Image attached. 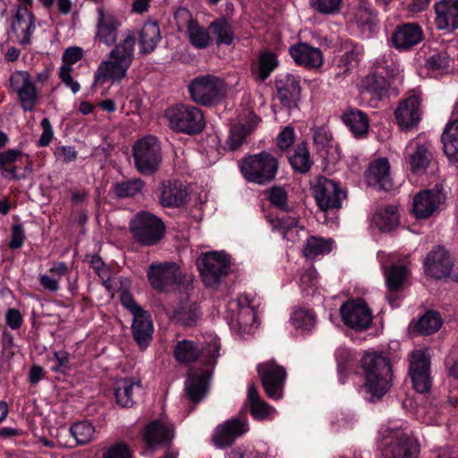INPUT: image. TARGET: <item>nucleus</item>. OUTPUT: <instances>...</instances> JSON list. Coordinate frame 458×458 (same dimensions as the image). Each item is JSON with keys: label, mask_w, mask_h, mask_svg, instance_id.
<instances>
[{"label": "nucleus", "mask_w": 458, "mask_h": 458, "mask_svg": "<svg viewBox=\"0 0 458 458\" xmlns=\"http://www.w3.org/2000/svg\"><path fill=\"white\" fill-rule=\"evenodd\" d=\"M360 366L364 376V389L372 403L379 401L392 387L393 365L386 352H366Z\"/></svg>", "instance_id": "1"}, {"label": "nucleus", "mask_w": 458, "mask_h": 458, "mask_svg": "<svg viewBox=\"0 0 458 458\" xmlns=\"http://www.w3.org/2000/svg\"><path fill=\"white\" fill-rule=\"evenodd\" d=\"M136 38L133 31H128L126 37L109 53L110 60L103 61L95 73V82L104 84L107 81L119 82L126 77L127 71L134 59Z\"/></svg>", "instance_id": "2"}, {"label": "nucleus", "mask_w": 458, "mask_h": 458, "mask_svg": "<svg viewBox=\"0 0 458 458\" xmlns=\"http://www.w3.org/2000/svg\"><path fill=\"white\" fill-rule=\"evenodd\" d=\"M278 168V159L267 151L247 156L241 164L243 178L249 182L259 185H266L273 182Z\"/></svg>", "instance_id": "3"}, {"label": "nucleus", "mask_w": 458, "mask_h": 458, "mask_svg": "<svg viewBox=\"0 0 458 458\" xmlns=\"http://www.w3.org/2000/svg\"><path fill=\"white\" fill-rule=\"evenodd\" d=\"M165 117L171 130L187 135L199 134L206 126L202 111L189 104H177L168 107Z\"/></svg>", "instance_id": "4"}, {"label": "nucleus", "mask_w": 458, "mask_h": 458, "mask_svg": "<svg viewBox=\"0 0 458 458\" xmlns=\"http://www.w3.org/2000/svg\"><path fill=\"white\" fill-rule=\"evenodd\" d=\"M129 229L137 243L141 246H153L164 238L165 226L157 216L141 211L132 217Z\"/></svg>", "instance_id": "5"}, {"label": "nucleus", "mask_w": 458, "mask_h": 458, "mask_svg": "<svg viewBox=\"0 0 458 458\" xmlns=\"http://www.w3.org/2000/svg\"><path fill=\"white\" fill-rule=\"evenodd\" d=\"M136 170L143 175H152L161 165L163 156L158 140L152 135L138 140L132 146Z\"/></svg>", "instance_id": "6"}, {"label": "nucleus", "mask_w": 458, "mask_h": 458, "mask_svg": "<svg viewBox=\"0 0 458 458\" xmlns=\"http://www.w3.org/2000/svg\"><path fill=\"white\" fill-rule=\"evenodd\" d=\"M189 92L195 103L212 106L223 98L225 83L223 80L215 75H200L191 81Z\"/></svg>", "instance_id": "7"}, {"label": "nucleus", "mask_w": 458, "mask_h": 458, "mask_svg": "<svg viewBox=\"0 0 458 458\" xmlns=\"http://www.w3.org/2000/svg\"><path fill=\"white\" fill-rule=\"evenodd\" d=\"M431 357L427 350H413L409 355V376L413 388L420 394L429 392L432 386Z\"/></svg>", "instance_id": "8"}, {"label": "nucleus", "mask_w": 458, "mask_h": 458, "mask_svg": "<svg viewBox=\"0 0 458 458\" xmlns=\"http://www.w3.org/2000/svg\"><path fill=\"white\" fill-rule=\"evenodd\" d=\"M197 267L206 286L217 285L222 277L227 276L230 261L224 254L208 252L197 259Z\"/></svg>", "instance_id": "9"}, {"label": "nucleus", "mask_w": 458, "mask_h": 458, "mask_svg": "<svg viewBox=\"0 0 458 458\" xmlns=\"http://www.w3.org/2000/svg\"><path fill=\"white\" fill-rule=\"evenodd\" d=\"M312 194L322 211L340 208L343 199L346 198V192L339 184L325 176L317 178V182L312 186Z\"/></svg>", "instance_id": "10"}, {"label": "nucleus", "mask_w": 458, "mask_h": 458, "mask_svg": "<svg viewBox=\"0 0 458 458\" xmlns=\"http://www.w3.org/2000/svg\"><path fill=\"white\" fill-rule=\"evenodd\" d=\"M340 315L345 326L358 332L368 329L372 324L371 310L361 298L346 301L340 308Z\"/></svg>", "instance_id": "11"}, {"label": "nucleus", "mask_w": 458, "mask_h": 458, "mask_svg": "<svg viewBox=\"0 0 458 458\" xmlns=\"http://www.w3.org/2000/svg\"><path fill=\"white\" fill-rule=\"evenodd\" d=\"M147 276L151 287L165 292L169 286L182 283V274L174 261L153 262L149 265Z\"/></svg>", "instance_id": "12"}, {"label": "nucleus", "mask_w": 458, "mask_h": 458, "mask_svg": "<svg viewBox=\"0 0 458 458\" xmlns=\"http://www.w3.org/2000/svg\"><path fill=\"white\" fill-rule=\"evenodd\" d=\"M257 370L267 397L275 400L282 398L286 379L285 369L269 360L259 364Z\"/></svg>", "instance_id": "13"}, {"label": "nucleus", "mask_w": 458, "mask_h": 458, "mask_svg": "<svg viewBox=\"0 0 458 458\" xmlns=\"http://www.w3.org/2000/svg\"><path fill=\"white\" fill-rule=\"evenodd\" d=\"M445 201V193L441 184L423 190L413 197L412 214L417 219H427L438 211Z\"/></svg>", "instance_id": "14"}, {"label": "nucleus", "mask_w": 458, "mask_h": 458, "mask_svg": "<svg viewBox=\"0 0 458 458\" xmlns=\"http://www.w3.org/2000/svg\"><path fill=\"white\" fill-rule=\"evenodd\" d=\"M11 86L17 93L21 108L31 112L38 104L39 94L28 72H17L10 78Z\"/></svg>", "instance_id": "15"}, {"label": "nucleus", "mask_w": 458, "mask_h": 458, "mask_svg": "<svg viewBox=\"0 0 458 458\" xmlns=\"http://www.w3.org/2000/svg\"><path fill=\"white\" fill-rule=\"evenodd\" d=\"M211 372L208 370L189 369L184 383V400L192 404L191 410L201 402L209 389Z\"/></svg>", "instance_id": "16"}, {"label": "nucleus", "mask_w": 458, "mask_h": 458, "mask_svg": "<svg viewBox=\"0 0 458 458\" xmlns=\"http://www.w3.org/2000/svg\"><path fill=\"white\" fill-rule=\"evenodd\" d=\"M95 31V40L107 47L113 46L118 38L122 23L111 12L98 8Z\"/></svg>", "instance_id": "17"}, {"label": "nucleus", "mask_w": 458, "mask_h": 458, "mask_svg": "<svg viewBox=\"0 0 458 458\" xmlns=\"http://www.w3.org/2000/svg\"><path fill=\"white\" fill-rule=\"evenodd\" d=\"M421 98L412 94L403 99L394 111V117L399 127L411 130L417 126L421 117Z\"/></svg>", "instance_id": "18"}, {"label": "nucleus", "mask_w": 458, "mask_h": 458, "mask_svg": "<svg viewBox=\"0 0 458 458\" xmlns=\"http://www.w3.org/2000/svg\"><path fill=\"white\" fill-rule=\"evenodd\" d=\"M248 431V422L245 418H233L218 425L212 437L214 445L218 448L231 446L235 439Z\"/></svg>", "instance_id": "19"}, {"label": "nucleus", "mask_w": 458, "mask_h": 458, "mask_svg": "<svg viewBox=\"0 0 458 458\" xmlns=\"http://www.w3.org/2000/svg\"><path fill=\"white\" fill-rule=\"evenodd\" d=\"M365 179L369 186L381 191H390L394 187L390 174V164L386 158H378L369 163Z\"/></svg>", "instance_id": "20"}, {"label": "nucleus", "mask_w": 458, "mask_h": 458, "mask_svg": "<svg viewBox=\"0 0 458 458\" xmlns=\"http://www.w3.org/2000/svg\"><path fill=\"white\" fill-rule=\"evenodd\" d=\"M260 122V118L252 112H250L245 123H234L231 126L226 140L227 148L235 151L239 149L247 140V138L255 131Z\"/></svg>", "instance_id": "21"}, {"label": "nucleus", "mask_w": 458, "mask_h": 458, "mask_svg": "<svg viewBox=\"0 0 458 458\" xmlns=\"http://www.w3.org/2000/svg\"><path fill=\"white\" fill-rule=\"evenodd\" d=\"M435 12L438 30L454 31L458 28V0H441L435 4Z\"/></svg>", "instance_id": "22"}, {"label": "nucleus", "mask_w": 458, "mask_h": 458, "mask_svg": "<svg viewBox=\"0 0 458 458\" xmlns=\"http://www.w3.org/2000/svg\"><path fill=\"white\" fill-rule=\"evenodd\" d=\"M12 30L16 34L21 45L30 43L31 35L35 30V16L27 8L18 7L11 23Z\"/></svg>", "instance_id": "23"}, {"label": "nucleus", "mask_w": 458, "mask_h": 458, "mask_svg": "<svg viewBox=\"0 0 458 458\" xmlns=\"http://www.w3.org/2000/svg\"><path fill=\"white\" fill-rule=\"evenodd\" d=\"M188 195L182 182L165 181L160 188L159 201L163 207L179 208L186 203Z\"/></svg>", "instance_id": "24"}, {"label": "nucleus", "mask_w": 458, "mask_h": 458, "mask_svg": "<svg viewBox=\"0 0 458 458\" xmlns=\"http://www.w3.org/2000/svg\"><path fill=\"white\" fill-rule=\"evenodd\" d=\"M420 447L417 440L407 434H400L385 450L386 458H417Z\"/></svg>", "instance_id": "25"}, {"label": "nucleus", "mask_w": 458, "mask_h": 458, "mask_svg": "<svg viewBox=\"0 0 458 458\" xmlns=\"http://www.w3.org/2000/svg\"><path fill=\"white\" fill-rule=\"evenodd\" d=\"M423 39V31L416 23H405L398 26L392 35L394 47L400 50H407Z\"/></svg>", "instance_id": "26"}, {"label": "nucleus", "mask_w": 458, "mask_h": 458, "mask_svg": "<svg viewBox=\"0 0 458 458\" xmlns=\"http://www.w3.org/2000/svg\"><path fill=\"white\" fill-rule=\"evenodd\" d=\"M143 438L148 447L165 445L174 438V427L158 420L151 421L145 428Z\"/></svg>", "instance_id": "27"}, {"label": "nucleus", "mask_w": 458, "mask_h": 458, "mask_svg": "<svg viewBox=\"0 0 458 458\" xmlns=\"http://www.w3.org/2000/svg\"><path fill=\"white\" fill-rule=\"evenodd\" d=\"M131 333L134 341L141 349H146L149 345L153 335V323L148 311L133 317Z\"/></svg>", "instance_id": "28"}, {"label": "nucleus", "mask_w": 458, "mask_h": 458, "mask_svg": "<svg viewBox=\"0 0 458 458\" xmlns=\"http://www.w3.org/2000/svg\"><path fill=\"white\" fill-rule=\"evenodd\" d=\"M290 55L296 64L314 68L322 64L321 51L306 43H298L290 48Z\"/></svg>", "instance_id": "29"}, {"label": "nucleus", "mask_w": 458, "mask_h": 458, "mask_svg": "<svg viewBox=\"0 0 458 458\" xmlns=\"http://www.w3.org/2000/svg\"><path fill=\"white\" fill-rule=\"evenodd\" d=\"M277 96L280 101L288 106L295 104L301 97V86L298 80L292 74L276 81Z\"/></svg>", "instance_id": "30"}, {"label": "nucleus", "mask_w": 458, "mask_h": 458, "mask_svg": "<svg viewBox=\"0 0 458 458\" xmlns=\"http://www.w3.org/2000/svg\"><path fill=\"white\" fill-rule=\"evenodd\" d=\"M114 390L116 403L129 408L134 404L135 392L141 390V382L131 377L121 378L115 382Z\"/></svg>", "instance_id": "31"}, {"label": "nucleus", "mask_w": 458, "mask_h": 458, "mask_svg": "<svg viewBox=\"0 0 458 458\" xmlns=\"http://www.w3.org/2000/svg\"><path fill=\"white\" fill-rule=\"evenodd\" d=\"M342 120L356 138L365 137L368 134L369 121L363 111L348 108L343 114Z\"/></svg>", "instance_id": "32"}, {"label": "nucleus", "mask_w": 458, "mask_h": 458, "mask_svg": "<svg viewBox=\"0 0 458 458\" xmlns=\"http://www.w3.org/2000/svg\"><path fill=\"white\" fill-rule=\"evenodd\" d=\"M278 66V60L276 54L270 51H262L258 58L250 65V72L257 81H266L271 72Z\"/></svg>", "instance_id": "33"}, {"label": "nucleus", "mask_w": 458, "mask_h": 458, "mask_svg": "<svg viewBox=\"0 0 458 458\" xmlns=\"http://www.w3.org/2000/svg\"><path fill=\"white\" fill-rule=\"evenodd\" d=\"M443 151L447 158L458 163V118L449 122L441 135Z\"/></svg>", "instance_id": "34"}, {"label": "nucleus", "mask_w": 458, "mask_h": 458, "mask_svg": "<svg viewBox=\"0 0 458 458\" xmlns=\"http://www.w3.org/2000/svg\"><path fill=\"white\" fill-rule=\"evenodd\" d=\"M288 160L294 173L300 174H308L314 165L306 142L298 144L294 148L293 152L289 156Z\"/></svg>", "instance_id": "35"}, {"label": "nucleus", "mask_w": 458, "mask_h": 458, "mask_svg": "<svg viewBox=\"0 0 458 458\" xmlns=\"http://www.w3.org/2000/svg\"><path fill=\"white\" fill-rule=\"evenodd\" d=\"M210 34L215 38L217 46H230L234 39V30L232 22L225 17H219L210 22Z\"/></svg>", "instance_id": "36"}, {"label": "nucleus", "mask_w": 458, "mask_h": 458, "mask_svg": "<svg viewBox=\"0 0 458 458\" xmlns=\"http://www.w3.org/2000/svg\"><path fill=\"white\" fill-rule=\"evenodd\" d=\"M201 352L202 349L198 344L186 339L178 341L174 348V357L182 365L195 362L201 355Z\"/></svg>", "instance_id": "37"}, {"label": "nucleus", "mask_w": 458, "mask_h": 458, "mask_svg": "<svg viewBox=\"0 0 458 458\" xmlns=\"http://www.w3.org/2000/svg\"><path fill=\"white\" fill-rule=\"evenodd\" d=\"M140 53L148 55L152 53L161 40L160 30L157 22H145L140 31Z\"/></svg>", "instance_id": "38"}, {"label": "nucleus", "mask_w": 458, "mask_h": 458, "mask_svg": "<svg viewBox=\"0 0 458 458\" xmlns=\"http://www.w3.org/2000/svg\"><path fill=\"white\" fill-rule=\"evenodd\" d=\"M384 275L388 292L399 293L403 289L409 270L404 265L394 264L390 267H384Z\"/></svg>", "instance_id": "39"}, {"label": "nucleus", "mask_w": 458, "mask_h": 458, "mask_svg": "<svg viewBox=\"0 0 458 458\" xmlns=\"http://www.w3.org/2000/svg\"><path fill=\"white\" fill-rule=\"evenodd\" d=\"M343 55L339 58V66L344 69L335 74L338 78L341 75H346L349 71L355 67L359 63V57L362 54V47L350 41H345L342 45Z\"/></svg>", "instance_id": "40"}, {"label": "nucleus", "mask_w": 458, "mask_h": 458, "mask_svg": "<svg viewBox=\"0 0 458 458\" xmlns=\"http://www.w3.org/2000/svg\"><path fill=\"white\" fill-rule=\"evenodd\" d=\"M187 33L191 44L198 49H205L212 42L208 27L201 26L196 20L191 19L188 21Z\"/></svg>", "instance_id": "41"}, {"label": "nucleus", "mask_w": 458, "mask_h": 458, "mask_svg": "<svg viewBox=\"0 0 458 458\" xmlns=\"http://www.w3.org/2000/svg\"><path fill=\"white\" fill-rule=\"evenodd\" d=\"M247 398L250 413L257 420H265L275 411L272 406L259 397V392L253 384L249 386Z\"/></svg>", "instance_id": "42"}, {"label": "nucleus", "mask_w": 458, "mask_h": 458, "mask_svg": "<svg viewBox=\"0 0 458 458\" xmlns=\"http://www.w3.org/2000/svg\"><path fill=\"white\" fill-rule=\"evenodd\" d=\"M373 222L380 230L391 231L399 224L397 208L394 205H388L384 208L378 209L374 214Z\"/></svg>", "instance_id": "43"}, {"label": "nucleus", "mask_w": 458, "mask_h": 458, "mask_svg": "<svg viewBox=\"0 0 458 458\" xmlns=\"http://www.w3.org/2000/svg\"><path fill=\"white\" fill-rule=\"evenodd\" d=\"M199 318V312L196 304L191 303L187 306H182L173 311L171 319L173 322L184 327H191L197 325Z\"/></svg>", "instance_id": "44"}, {"label": "nucleus", "mask_w": 458, "mask_h": 458, "mask_svg": "<svg viewBox=\"0 0 458 458\" xmlns=\"http://www.w3.org/2000/svg\"><path fill=\"white\" fill-rule=\"evenodd\" d=\"M432 158L429 148L426 144H418L413 153L409 156L408 163L411 172L420 174L425 171Z\"/></svg>", "instance_id": "45"}, {"label": "nucleus", "mask_w": 458, "mask_h": 458, "mask_svg": "<svg viewBox=\"0 0 458 458\" xmlns=\"http://www.w3.org/2000/svg\"><path fill=\"white\" fill-rule=\"evenodd\" d=\"M361 86L364 90L381 98L388 91L390 84L386 77L373 73L367 75L362 80Z\"/></svg>", "instance_id": "46"}, {"label": "nucleus", "mask_w": 458, "mask_h": 458, "mask_svg": "<svg viewBox=\"0 0 458 458\" xmlns=\"http://www.w3.org/2000/svg\"><path fill=\"white\" fill-rule=\"evenodd\" d=\"M442 326V318L438 312L429 310L426 312L417 322L416 328L422 335H429L437 331Z\"/></svg>", "instance_id": "47"}, {"label": "nucleus", "mask_w": 458, "mask_h": 458, "mask_svg": "<svg viewBox=\"0 0 458 458\" xmlns=\"http://www.w3.org/2000/svg\"><path fill=\"white\" fill-rule=\"evenodd\" d=\"M313 144L318 154H327L332 148L333 136L331 131L324 126L312 129Z\"/></svg>", "instance_id": "48"}, {"label": "nucleus", "mask_w": 458, "mask_h": 458, "mask_svg": "<svg viewBox=\"0 0 458 458\" xmlns=\"http://www.w3.org/2000/svg\"><path fill=\"white\" fill-rule=\"evenodd\" d=\"M331 250V241H325L324 239L311 236L308 239L303 248V254L307 258L313 259L316 256L329 253Z\"/></svg>", "instance_id": "49"}, {"label": "nucleus", "mask_w": 458, "mask_h": 458, "mask_svg": "<svg viewBox=\"0 0 458 458\" xmlns=\"http://www.w3.org/2000/svg\"><path fill=\"white\" fill-rule=\"evenodd\" d=\"M143 186L144 182L141 179H131L115 183L114 191L119 198H129L139 193Z\"/></svg>", "instance_id": "50"}, {"label": "nucleus", "mask_w": 458, "mask_h": 458, "mask_svg": "<svg viewBox=\"0 0 458 458\" xmlns=\"http://www.w3.org/2000/svg\"><path fill=\"white\" fill-rule=\"evenodd\" d=\"M70 431L79 445H85L92 440L95 428L89 421H80L74 423Z\"/></svg>", "instance_id": "51"}, {"label": "nucleus", "mask_w": 458, "mask_h": 458, "mask_svg": "<svg viewBox=\"0 0 458 458\" xmlns=\"http://www.w3.org/2000/svg\"><path fill=\"white\" fill-rule=\"evenodd\" d=\"M315 314L306 309L296 310L292 317L293 326L297 329L310 330L315 325Z\"/></svg>", "instance_id": "52"}, {"label": "nucleus", "mask_w": 458, "mask_h": 458, "mask_svg": "<svg viewBox=\"0 0 458 458\" xmlns=\"http://www.w3.org/2000/svg\"><path fill=\"white\" fill-rule=\"evenodd\" d=\"M266 194L273 206L284 211L288 210V194L284 188L281 186H273L266 191Z\"/></svg>", "instance_id": "53"}, {"label": "nucleus", "mask_w": 458, "mask_h": 458, "mask_svg": "<svg viewBox=\"0 0 458 458\" xmlns=\"http://www.w3.org/2000/svg\"><path fill=\"white\" fill-rule=\"evenodd\" d=\"M343 0H310V7L321 14H334L340 10Z\"/></svg>", "instance_id": "54"}, {"label": "nucleus", "mask_w": 458, "mask_h": 458, "mask_svg": "<svg viewBox=\"0 0 458 458\" xmlns=\"http://www.w3.org/2000/svg\"><path fill=\"white\" fill-rule=\"evenodd\" d=\"M296 218L282 219L281 229L283 237L289 242H296L300 239L299 233L303 232V227L298 226Z\"/></svg>", "instance_id": "55"}, {"label": "nucleus", "mask_w": 458, "mask_h": 458, "mask_svg": "<svg viewBox=\"0 0 458 458\" xmlns=\"http://www.w3.org/2000/svg\"><path fill=\"white\" fill-rule=\"evenodd\" d=\"M102 458H132V454L126 444L116 442L103 453Z\"/></svg>", "instance_id": "56"}, {"label": "nucleus", "mask_w": 458, "mask_h": 458, "mask_svg": "<svg viewBox=\"0 0 458 458\" xmlns=\"http://www.w3.org/2000/svg\"><path fill=\"white\" fill-rule=\"evenodd\" d=\"M70 356V353L65 351L55 352L54 359L55 360V365L52 369L55 372L63 374L66 373L71 369Z\"/></svg>", "instance_id": "57"}, {"label": "nucleus", "mask_w": 458, "mask_h": 458, "mask_svg": "<svg viewBox=\"0 0 458 458\" xmlns=\"http://www.w3.org/2000/svg\"><path fill=\"white\" fill-rule=\"evenodd\" d=\"M295 133L293 127L286 126L278 135L276 145L281 150L289 148L294 142Z\"/></svg>", "instance_id": "58"}, {"label": "nucleus", "mask_w": 458, "mask_h": 458, "mask_svg": "<svg viewBox=\"0 0 458 458\" xmlns=\"http://www.w3.org/2000/svg\"><path fill=\"white\" fill-rule=\"evenodd\" d=\"M220 345L216 341L210 342L208 346L202 350L201 354L205 358V364L214 366L216 358L219 356Z\"/></svg>", "instance_id": "59"}, {"label": "nucleus", "mask_w": 458, "mask_h": 458, "mask_svg": "<svg viewBox=\"0 0 458 458\" xmlns=\"http://www.w3.org/2000/svg\"><path fill=\"white\" fill-rule=\"evenodd\" d=\"M24 240L25 234L22 225H13L12 227V234L9 247L13 250L19 249L22 246Z\"/></svg>", "instance_id": "60"}, {"label": "nucleus", "mask_w": 458, "mask_h": 458, "mask_svg": "<svg viewBox=\"0 0 458 458\" xmlns=\"http://www.w3.org/2000/svg\"><path fill=\"white\" fill-rule=\"evenodd\" d=\"M21 155V151L14 148L0 152V169L15 165L14 163Z\"/></svg>", "instance_id": "61"}, {"label": "nucleus", "mask_w": 458, "mask_h": 458, "mask_svg": "<svg viewBox=\"0 0 458 458\" xmlns=\"http://www.w3.org/2000/svg\"><path fill=\"white\" fill-rule=\"evenodd\" d=\"M82 57V51L80 47H72L67 48L63 54L62 66L72 67V64L80 61Z\"/></svg>", "instance_id": "62"}, {"label": "nucleus", "mask_w": 458, "mask_h": 458, "mask_svg": "<svg viewBox=\"0 0 458 458\" xmlns=\"http://www.w3.org/2000/svg\"><path fill=\"white\" fill-rule=\"evenodd\" d=\"M72 72V67H68V66H61L60 68V72H59V76H60V79L61 81L67 86L69 87L72 91L73 93H77L80 89H81V86L80 84L73 80V78L72 77L71 75V72Z\"/></svg>", "instance_id": "63"}, {"label": "nucleus", "mask_w": 458, "mask_h": 458, "mask_svg": "<svg viewBox=\"0 0 458 458\" xmlns=\"http://www.w3.org/2000/svg\"><path fill=\"white\" fill-rule=\"evenodd\" d=\"M450 59L445 53H439L431 55L427 60V64L430 69L440 70L449 66Z\"/></svg>", "instance_id": "64"}]
</instances>
